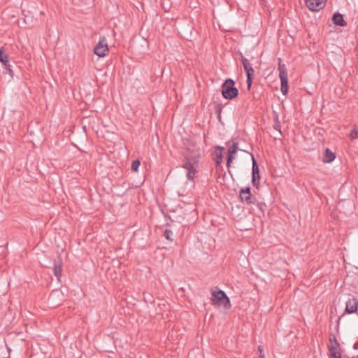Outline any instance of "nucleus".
<instances>
[{
    "label": "nucleus",
    "instance_id": "1",
    "mask_svg": "<svg viewBox=\"0 0 358 358\" xmlns=\"http://www.w3.org/2000/svg\"><path fill=\"white\" fill-rule=\"evenodd\" d=\"M183 146L187 150V155L184 158L182 167L187 171V179L193 180L197 173L196 166L201 158L200 148L191 138L183 139Z\"/></svg>",
    "mask_w": 358,
    "mask_h": 358
},
{
    "label": "nucleus",
    "instance_id": "2",
    "mask_svg": "<svg viewBox=\"0 0 358 358\" xmlns=\"http://www.w3.org/2000/svg\"><path fill=\"white\" fill-rule=\"evenodd\" d=\"M210 299L213 306H223L227 309L231 307L229 298L224 291L219 289L217 287L211 290Z\"/></svg>",
    "mask_w": 358,
    "mask_h": 358
},
{
    "label": "nucleus",
    "instance_id": "3",
    "mask_svg": "<svg viewBox=\"0 0 358 358\" xmlns=\"http://www.w3.org/2000/svg\"><path fill=\"white\" fill-rule=\"evenodd\" d=\"M222 95L225 99L232 100L238 95V90L235 87V82L231 78H227L222 83Z\"/></svg>",
    "mask_w": 358,
    "mask_h": 358
},
{
    "label": "nucleus",
    "instance_id": "4",
    "mask_svg": "<svg viewBox=\"0 0 358 358\" xmlns=\"http://www.w3.org/2000/svg\"><path fill=\"white\" fill-rule=\"evenodd\" d=\"M279 70V78L281 82V92L283 95H287L288 93V79H287V72L285 64H279L278 66Z\"/></svg>",
    "mask_w": 358,
    "mask_h": 358
},
{
    "label": "nucleus",
    "instance_id": "5",
    "mask_svg": "<svg viewBox=\"0 0 358 358\" xmlns=\"http://www.w3.org/2000/svg\"><path fill=\"white\" fill-rule=\"evenodd\" d=\"M239 197L242 202H245L248 205L254 204L257 201L255 196L252 195L250 187L241 189L240 191Z\"/></svg>",
    "mask_w": 358,
    "mask_h": 358
},
{
    "label": "nucleus",
    "instance_id": "6",
    "mask_svg": "<svg viewBox=\"0 0 358 358\" xmlns=\"http://www.w3.org/2000/svg\"><path fill=\"white\" fill-rule=\"evenodd\" d=\"M108 52V44L105 37H102L94 49V52L99 57H104Z\"/></svg>",
    "mask_w": 358,
    "mask_h": 358
},
{
    "label": "nucleus",
    "instance_id": "7",
    "mask_svg": "<svg viewBox=\"0 0 358 358\" xmlns=\"http://www.w3.org/2000/svg\"><path fill=\"white\" fill-rule=\"evenodd\" d=\"M324 0H306L305 3L306 7L311 11H319L322 9L326 5Z\"/></svg>",
    "mask_w": 358,
    "mask_h": 358
},
{
    "label": "nucleus",
    "instance_id": "8",
    "mask_svg": "<svg viewBox=\"0 0 358 358\" xmlns=\"http://www.w3.org/2000/svg\"><path fill=\"white\" fill-rule=\"evenodd\" d=\"M252 155V183L255 187H258V186L259 185V180H260L259 169L258 164H257L256 160L255 159L253 155Z\"/></svg>",
    "mask_w": 358,
    "mask_h": 358
},
{
    "label": "nucleus",
    "instance_id": "9",
    "mask_svg": "<svg viewBox=\"0 0 358 358\" xmlns=\"http://www.w3.org/2000/svg\"><path fill=\"white\" fill-rule=\"evenodd\" d=\"M358 309V300L352 297L350 298L345 303V308L344 313L352 314L357 311Z\"/></svg>",
    "mask_w": 358,
    "mask_h": 358
},
{
    "label": "nucleus",
    "instance_id": "10",
    "mask_svg": "<svg viewBox=\"0 0 358 358\" xmlns=\"http://www.w3.org/2000/svg\"><path fill=\"white\" fill-rule=\"evenodd\" d=\"M0 62L3 65L8 73L12 76L13 71L9 64V57L3 47L0 48Z\"/></svg>",
    "mask_w": 358,
    "mask_h": 358
},
{
    "label": "nucleus",
    "instance_id": "11",
    "mask_svg": "<svg viewBox=\"0 0 358 358\" xmlns=\"http://www.w3.org/2000/svg\"><path fill=\"white\" fill-rule=\"evenodd\" d=\"M329 345H328V350L329 353L341 351L340 343L334 334L329 335Z\"/></svg>",
    "mask_w": 358,
    "mask_h": 358
},
{
    "label": "nucleus",
    "instance_id": "12",
    "mask_svg": "<svg viewBox=\"0 0 358 358\" xmlns=\"http://www.w3.org/2000/svg\"><path fill=\"white\" fill-rule=\"evenodd\" d=\"M224 148L220 145H216L215 147V151L213 153V159L215 162L216 167L220 166L222 162V151Z\"/></svg>",
    "mask_w": 358,
    "mask_h": 358
},
{
    "label": "nucleus",
    "instance_id": "13",
    "mask_svg": "<svg viewBox=\"0 0 358 358\" xmlns=\"http://www.w3.org/2000/svg\"><path fill=\"white\" fill-rule=\"evenodd\" d=\"M244 70H245V71L246 73V76H247V80H246L247 87H248V90H250L251 87H252L253 75H254L255 71H254L253 68L252 67L251 64L248 66H245Z\"/></svg>",
    "mask_w": 358,
    "mask_h": 358
},
{
    "label": "nucleus",
    "instance_id": "14",
    "mask_svg": "<svg viewBox=\"0 0 358 358\" xmlns=\"http://www.w3.org/2000/svg\"><path fill=\"white\" fill-rule=\"evenodd\" d=\"M332 21L334 24L340 26V27H344L346 25V22H345L343 19V15H341L339 13H336L332 16Z\"/></svg>",
    "mask_w": 358,
    "mask_h": 358
},
{
    "label": "nucleus",
    "instance_id": "15",
    "mask_svg": "<svg viewBox=\"0 0 358 358\" xmlns=\"http://www.w3.org/2000/svg\"><path fill=\"white\" fill-rule=\"evenodd\" d=\"M336 158V155L329 148H326L323 157V162L324 163H331Z\"/></svg>",
    "mask_w": 358,
    "mask_h": 358
},
{
    "label": "nucleus",
    "instance_id": "16",
    "mask_svg": "<svg viewBox=\"0 0 358 358\" xmlns=\"http://www.w3.org/2000/svg\"><path fill=\"white\" fill-rule=\"evenodd\" d=\"M53 271L55 275L59 279L62 275V262L60 259L57 262H54Z\"/></svg>",
    "mask_w": 358,
    "mask_h": 358
},
{
    "label": "nucleus",
    "instance_id": "17",
    "mask_svg": "<svg viewBox=\"0 0 358 358\" xmlns=\"http://www.w3.org/2000/svg\"><path fill=\"white\" fill-rule=\"evenodd\" d=\"M237 150H238V144L236 143H233V144L229 146L228 151H227V154L234 155V154L236 153Z\"/></svg>",
    "mask_w": 358,
    "mask_h": 358
},
{
    "label": "nucleus",
    "instance_id": "18",
    "mask_svg": "<svg viewBox=\"0 0 358 358\" xmlns=\"http://www.w3.org/2000/svg\"><path fill=\"white\" fill-rule=\"evenodd\" d=\"M173 233L171 230L166 229L164 231V236L169 241H173V238H172Z\"/></svg>",
    "mask_w": 358,
    "mask_h": 358
},
{
    "label": "nucleus",
    "instance_id": "19",
    "mask_svg": "<svg viewBox=\"0 0 358 358\" xmlns=\"http://www.w3.org/2000/svg\"><path fill=\"white\" fill-rule=\"evenodd\" d=\"M140 165L141 162L138 159L134 160L131 163V169L134 172H137Z\"/></svg>",
    "mask_w": 358,
    "mask_h": 358
},
{
    "label": "nucleus",
    "instance_id": "20",
    "mask_svg": "<svg viewBox=\"0 0 358 358\" xmlns=\"http://www.w3.org/2000/svg\"><path fill=\"white\" fill-rule=\"evenodd\" d=\"M349 136L351 140L358 139V129L356 128L352 129Z\"/></svg>",
    "mask_w": 358,
    "mask_h": 358
},
{
    "label": "nucleus",
    "instance_id": "21",
    "mask_svg": "<svg viewBox=\"0 0 358 358\" xmlns=\"http://www.w3.org/2000/svg\"><path fill=\"white\" fill-rule=\"evenodd\" d=\"M329 357V358H341V351L331 352Z\"/></svg>",
    "mask_w": 358,
    "mask_h": 358
},
{
    "label": "nucleus",
    "instance_id": "22",
    "mask_svg": "<svg viewBox=\"0 0 358 358\" xmlns=\"http://www.w3.org/2000/svg\"><path fill=\"white\" fill-rule=\"evenodd\" d=\"M274 129L280 131V122L278 120V115H275V124L273 126Z\"/></svg>",
    "mask_w": 358,
    "mask_h": 358
},
{
    "label": "nucleus",
    "instance_id": "23",
    "mask_svg": "<svg viewBox=\"0 0 358 358\" xmlns=\"http://www.w3.org/2000/svg\"><path fill=\"white\" fill-rule=\"evenodd\" d=\"M234 159V157L233 155L227 154V166L228 167L230 166V164H231V163H232Z\"/></svg>",
    "mask_w": 358,
    "mask_h": 358
},
{
    "label": "nucleus",
    "instance_id": "24",
    "mask_svg": "<svg viewBox=\"0 0 358 358\" xmlns=\"http://www.w3.org/2000/svg\"><path fill=\"white\" fill-rule=\"evenodd\" d=\"M241 63L243 65V67L245 66H248L250 64L249 60L248 59H246L245 57H243L242 55H241Z\"/></svg>",
    "mask_w": 358,
    "mask_h": 358
},
{
    "label": "nucleus",
    "instance_id": "25",
    "mask_svg": "<svg viewBox=\"0 0 358 358\" xmlns=\"http://www.w3.org/2000/svg\"><path fill=\"white\" fill-rule=\"evenodd\" d=\"M241 63L243 65V67L245 66H248L250 64L249 60L248 59H246L245 57H243L242 55H241Z\"/></svg>",
    "mask_w": 358,
    "mask_h": 358
},
{
    "label": "nucleus",
    "instance_id": "26",
    "mask_svg": "<svg viewBox=\"0 0 358 358\" xmlns=\"http://www.w3.org/2000/svg\"><path fill=\"white\" fill-rule=\"evenodd\" d=\"M258 350H259V351L260 354H262V352H263L262 347V346H259V347H258Z\"/></svg>",
    "mask_w": 358,
    "mask_h": 358
},
{
    "label": "nucleus",
    "instance_id": "27",
    "mask_svg": "<svg viewBox=\"0 0 358 358\" xmlns=\"http://www.w3.org/2000/svg\"><path fill=\"white\" fill-rule=\"evenodd\" d=\"M259 357H260V358H265L264 354H262V353L260 354Z\"/></svg>",
    "mask_w": 358,
    "mask_h": 358
},
{
    "label": "nucleus",
    "instance_id": "28",
    "mask_svg": "<svg viewBox=\"0 0 358 358\" xmlns=\"http://www.w3.org/2000/svg\"><path fill=\"white\" fill-rule=\"evenodd\" d=\"M353 348H354L355 349H357L356 344H355V345H354Z\"/></svg>",
    "mask_w": 358,
    "mask_h": 358
},
{
    "label": "nucleus",
    "instance_id": "29",
    "mask_svg": "<svg viewBox=\"0 0 358 358\" xmlns=\"http://www.w3.org/2000/svg\"><path fill=\"white\" fill-rule=\"evenodd\" d=\"M352 358H358V355L356 357H352Z\"/></svg>",
    "mask_w": 358,
    "mask_h": 358
}]
</instances>
